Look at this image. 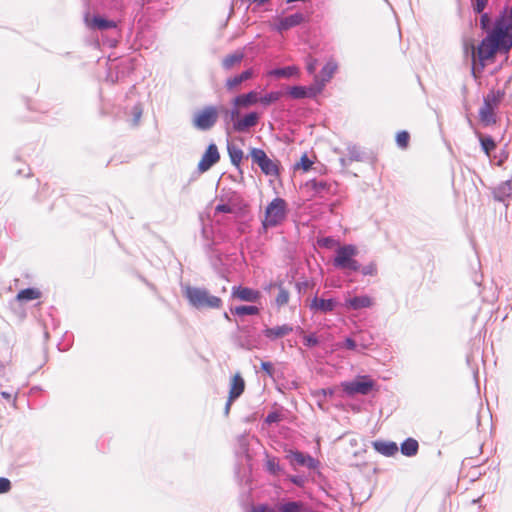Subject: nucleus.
I'll list each match as a JSON object with an SVG mask.
<instances>
[{"mask_svg": "<svg viewBox=\"0 0 512 512\" xmlns=\"http://www.w3.org/2000/svg\"><path fill=\"white\" fill-rule=\"evenodd\" d=\"M290 294L282 285H279V292L275 299V303L278 307H282L289 302Z\"/></svg>", "mask_w": 512, "mask_h": 512, "instance_id": "f704fd0d", "label": "nucleus"}, {"mask_svg": "<svg viewBox=\"0 0 512 512\" xmlns=\"http://www.w3.org/2000/svg\"><path fill=\"white\" fill-rule=\"evenodd\" d=\"M251 512H279V511H277L276 509H274L268 505L260 504L257 506H253L251 509Z\"/></svg>", "mask_w": 512, "mask_h": 512, "instance_id": "de8ad7c7", "label": "nucleus"}, {"mask_svg": "<svg viewBox=\"0 0 512 512\" xmlns=\"http://www.w3.org/2000/svg\"><path fill=\"white\" fill-rule=\"evenodd\" d=\"M341 387L348 396L367 395L373 389L374 381L369 376L363 375L351 381L342 382Z\"/></svg>", "mask_w": 512, "mask_h": 512, "instance_id": "39448f33", "label": "nucleus"}, {"mask_svg": "<svg viewBox=\"0 0 512 512\" xmlns=\"http://www.w3.org/2000/svg\"><path fill=\"white\" fill-rule=\"evenodd\" d=\"M233 208L229 204H218L215 208V213H231Z\"/></svg>", "mask_w": 512, "mask_h": 512, "instance_id": "8fccbe9b", "label": "nucleus"}, {"mask_svg": "<svg viewBox=\"0 0 512 512\" xmlns=\"http://www.w3.org/2000/svg\"><path fill=\"white\" fill-rule=\"evenodd\" d=\"M471 4L475 13H482L488 4V0H471Z\"/></svg>", "mask_w": 512, "mask_h": 512, "instance_id": "ea45409f", "label": "nucleus"}, {"mask_svg": "<svg viewBox=\"0 0 512 512\" xmlns=\"http://www.w3.org/2000/svg\"><path fill=\"white\" fill-rule=\"evenodd\" d=\"M219 159L220 155L218 152V148L214 143H212L208 146L207 150L203 154L198 164V169L201 172H205L209 170L215 163H217Z\"/></svg>", "mask_w": 512, "mask_h": 512, "instance_id": "1a4fd4ad", "label": "nucleus"}, {"mask_svg": "<svg viewBox=\"0 0 512 512\" xmlns=\"http://www.w3.org/2000/svg\"><path fill=\"white\" fill-rule=\"evenodd\" d=\"M337 68V63L333 60H329L321 69L320 74L314 77V85L316 88L320 89V92L323 90L326 83L333 77Z\"/></svg>", "mask_w": 512, "mask_h": 512, "instance_id": "6e6552de", "label": "nucleus"}, {"mask_svg": "<svg viewBox=\"0 0 512 512\" xmlns=\"http://www.w3.org/2000/svg\"><path fill=\"white\" fill-rule=\"evenodd\" d=\"M374 304V300L372 297L368 295H360L352 298H347L343 304V306L347 310H360L364 308H370Z\"/></svg>", "mask_w": 512, "mask_h": 512, "instance_id": "ddd939ff", "label": "nucleus"}, {"mask_svg": "<svg viewBox=\"0 0 512 512\" xmlns=\"http://www.w3.org/2000/svg\"><path fill=\"white\" fill-rule=\"evenodd\" d=\"M250 157L252 163L258 165L264 174L271 176L278 174L277 165L267 156L264 150L260 148H251Z\"/></svg>", "mask_w": 512, "mask_h": 512, "instance_id": "0eeeda50", "label": "nucleus"}, {"mask_svg": "<svg viewBox=\"0 0 512 512\" xmlns=\"http://www.w3.org/2000/svg\"><path fill=\"white\" fill-rule=\"evenodd\" d=\"M257 102H259V98L256 91H250L249 93L239 95L234 99V104L236 106L247 107Z\"/></svg>", "mask_w": 512, "mask_h": 512, "instance_id": "393cba45", "label": "nucleus"}, {"mask_svg": "<svg viewBox=\"0 0 512 512\" xmlns=\"http://www.w3.org/2000/svg\"><path fill=\"white\" fill-rule=\"evenodd\" d=\"M41 297V292L36 288H26L18 292L16 299L20 302L36 300Z\"/></svg>", "mask_w": 512, "mask_h": 512, "instance_id": "cd10ccee", "label": "nucleus"}, {"mask_svg": "<svg viewBox=\"0 0 512 512\" xmlns=\"http://www.w3.org/2000/svg\"><path fill=\"white\" fill-rule=\"evenodd\" d=\"M304 503L301 501H288L280 503L278 506L279 512H303Z\"/></svg>", "mask_w": 512, "mask_h": 512, "instance_id": "c756f323", "label": "nucleus"}, {"mask_svg": "<svg viewBox=\"0 0 512 512\" xmlns=\"http://www.w3.org/2000/svg\"><path fill=\"white\" fill-rule=\"evenodd\" d=\"M237 119H239V110L237 108L225 110L226 121H232L234 123Z\"/></svg>", "mask_w": 512, "mask_h": 512, "instance_id": "c03bdc74", "label": "nucleus"}, {"mask_svg": "<svg viewBox=\"0 0 512 512\" xmlns=\"http://www.w3.org/2000/svg\"><path fill=\"white\" fill-rule=\"evenodd\" d=\"M476 134H477V136L479 138V141H480V144H481V147H482L483 151L485 152V154L487 156H489L491 151H493L495 149V147H496L495 141L490 136H483L479 132H477Z\"/></svg>", "mask_w": 512, "mask_h": 512, "instance_id": "2f4dec72", "label": "nucleus"}, {"mask_svg": "<svg viewBox=\"0 0 512 512\" xmlns=\"http://www.w3.org/2000/svg\"><path fill=\"white\" fill-rule=\"evenodd\" d=\"M504 98V91L492 90L490 91L483 100V103L496 110Z\"/></svg>", "mask_w": 512, "mask_h": 512, "instance_id": "b1692460", "label": "nucleus"}, {"mask_svg": "<svg viewBox=\"0 0 512 512\" xmlns=\"http://www.w3.org/2000/svg\"><path fill=\"white\" fill-rule=\"evenodd\" d=\"M512 48V34H510L501 23L495 22L494 27L487 33V36L481 41L477 50L472 47V57H478L482 67L485 62L492 59L500 51L507 53Z\"/></svg>", "mask_w": 512, "mask_h": 512, "instance_id": "f257e3e1", "label": "nucleus"}, {"mask_svg": "<svg viewBox=\"0 0 512 512\" xmlns=\"http://www.w3.org/2000/svg\"><path fill=\"white\" fill-rule=\"evenodd\" d=\"M233 295L242 301L254 302L259 299L260 293L257 290L248 287H234Z\"/></svg>", "mask_w": 512, "mask_h": 512, "instance_id": "f3484780", "label": "nucleus"}, {"mask_svg": "<svg viewBox=\"0 0 512 512\" xmlns=\"http://www.w3.org/2000/svg\"><path fill=\"white\" fill-rule=\"evenodd\" d=\"M289 480H290L293 484H295V485H297V486H299V487H302V486L304 485V483H305L304 478H303V477H301V476H290V477H289Z\"/></svg>", "mask_w": 512, "mask_h": 512, "instance_id": "5fc2aeb1", "label": "nucleus"}, {"mask_svg": "<svg viewBox=\"0 0 512 512\" xmlns=\"http://www.w3.org/2000/svg\"><path fill=\"white\" fill-rule=\"evenodd\" d=\"M480 27L482 30L487 31V33L491 30L490 24H491V17L488 13H485L484 11L480 13Z\"/></svg>", "mask_w": 512, "mask_h": 512, "instance_id": "4c0bfd02", "label": "nucleus"}, {"mask_svg": "<svg viewBox=\"0 0 512 512\" xmlns=\"http://www.w3.org/2000/svg\"><path fill=\"white\" fill-rule=\"evenodd\" d=\"M374 449L384 456H393L398 452V446L392 441H375L373 443Z\"/></svg>", "mask_w": 512, "mask_h": 512, "instance_id": "412c9836", "label": "nucleus"}, {"mask_svg": "<svg viewBox=\"0 0 512 512\" xmlns=\"http://www.w3.org/2000/svg\"><path fill=\"white\" fill-rule=\"evenodd\" d=\"M227 151H228L231 163L235 167H239L243 160V157H244V153H243L242 149L234 144L228 143Z\"/></svg>", "mask_w": 512, "mask_h": 512, "instance_id": "bb28decb", "label": "nucleus"}, {"mask_svg": "<svg viewBox=\"0 0 512 512\" xmlns=\"http://www.w3.org/2000/svg\"><path fill=\"white\" fill-rule=\"evenodd\" d=\"M218 119V109L214 106H207L196 112L193 117L195 128L205 131L211 129Z\"/></svg>", "mask_w": 512, "mask_h": 512, "instance_id": "423d86ee", "label": "nucleus"}, {"mask_svg": "<svg viewBox=\"0 0 512 512\" xmlns=\"http://www.w3.org/2000/svg\"><path fill=\"white\" fill-rule=\"evenodd\" d=\"M279 420H280V415L277 412H271L265 418V422L268 424L276 423Z\"/></svg>", "mask_w": 512, "mask_h": 512, "instance_id": "3c124183", "label": "nucleus"}, {"mask_svg": "<svg viewBox=\"0 0 512 512\" xmlns=\"http://www.w3.org/2000/svg\"><path fill=\"white\" fill-rule=\"evenodd\" d=\"M11 489V482L9 479L0 477V494L9 492Z\"/></svg>", "mask_w": 512, "mask_h": 512, "instance_id": "a18cd8bd", "label": "nucleus"}, {"mask_svg": "<svg viewBox=\"0 0 512 512\" xmlns=\"http://www.w3.org/2000/svg\"><path fill=\"white\" fill-rule=\"evenodd\" d=\"M312 164V161L307 157V155H303L298 166H301L304 171H307L311 168Z\"/></svg>", "mask_w": 512, "mask_h": 512, "instance_id": "09e8293b", "label": "nucleus"}, {"mask_svg": "<svg viewBox=\"0 0 512 512\" xmlns=\"http://www.w3.org/2000/svg\"><path fill=\"white\" fill-rule=\"evenodd\" d=\"M283 96V92L281 91H271L264 96L259 98V102L264 105L268 106L272 103L277 102L281 97Z\"/></svg>", "mask_w": 512, "mask_h": 512, "instance_id": "473e14b6", "label": "nucleus"}, {"mask_svg": "<svg viewBox=\"0 0 512 512\" xmlns=\"http://www.w3.org/2000/svg\"><path fill=\"white\" fill-rule=\"evenodd\" d=\"M317 59L309 56L306 58V69L309 74H314L317 69Z\"/></svg>", "mask_w": 512, "mask_h": 512, "instance_id": "37998d69", "label": "nucleus"}, {"mask_svg": "<svg viewBox=\"0 0 512 512\" xmlns=\"http://www.w3.org/2000/svg\"><path fill=\"white\" fill-rule=\"evenodd\" d=\"M245 441H246V437L245 436H241L240 437L241 444L245 445Z\"/></svg>", "mask_w": 512, "mask_h": 512, "instance_id": "680f3d73", "label": "nucleus"}, {"mask_svg": "<svg viewBox=\"0 0 512 512\" xmlns=\"http://www.w3.org/2000/svg\"><path fill=\"white\" fill-rule=\"evenodd\" d=\"M245 389L244 379L239 373L235 374L230 382L229 397L231 400H236Z\"/></svg>", "mask_w": 512, "mask_h": 512, "instance_id": "6ab92c4d", "label": "nucleus"}, {"mask_svg": "<svg viewBox=\"0 0 512 512\" xmlns=\"http://www.w3.org/2000/svg\"><path fill=\"white\" fill-rule=\"evenodd\" d=\"M360 270L364 276H374L377 273V266L375 263H369L364 267L360 268Z\"/></svg>", "mask_w": 512, "mask_h": 512, "instance_id": "79ce46f5", "label": "nucleus"}, {"mask_svg": "<svg viewBox=\"0 0 512 512\" xmlns=\"http://www.w3.org/2000/svg\"><path fill=\"white\" fill-rule=\"evenodd\" d=\"M337 302L334 299H322L314 297L310 304V309L323 313L331 312L335 309Z\"/></svg>", "mask_w": 512, "mask_h": 512, "instance_id": "dca6fc26", "label": "nucleus"}, {"mask_svg": "<svg viewBox=\"0 0 512 512\" xmlns=\"http://www.w3.org/2000/svg\"><path fill=\"white\" fill-rule=\"evenodd\" d=\"M266 468L271 474H276L280 471V466L276 458H268Z\"/></svg>", "mask_w": 512, "mask_h": 512, "instance_id": "58836bf2", "label": "nucleus"}, {"mask_svg": "<svg viewBox=\"0 0 512 512\" xmlns=\"http://www.w3.org/2000/svg\"><path fill=\"white\" fill-rule=\"evenodd\" d=\"M293 331L292 326L284 324L273 328H266L263 330V334L270 340H276L282 338Z\"/></svg>", "mask_w": 512, "mask_h": 512, "instance_id": "a211bd4d", "label": "nucleus"}, {"mask_svg": "<svg viewBox=\"0 0 512 512\" xmlns=\"http://www.w3.org/2000/svg\"><path fill=\"white\" fill-rule=\"evenodd\" d=\"M312 185L317 192L322 191L327 187L326 182L323 181H314Z\"/></svg>", "mask_w": 512, "mask_h": 512, "instance_id": "4d7b16f0", "label": "nucleus"}, {"mask_svg": "<svg viewBox=\"0 0 512 512\" xmlns=\"http://www.w3.org/2000/svg\"><path fill=\"white\" fill-rule=\"evenodd\" d=\"M340 161H341V164H342L343 166H345V165H346V159H345V158H341V159H340Z\"/></svg>", "mask_w": 512, "mask_h": 512, "instance_id": "e2e57ef3", "label": "nucleus"}, {"mask_svg": "<svg viewBox=\"0 0 512 512\" xmlns=\"http://www.w3.org/2000/svg\"><path fill=\"white\" fill-rule=\"evenodd\" d=\"M233 401L234 400H231L230 397H228V400H227L226 405H225V414L226 415L229 413L230 407H231Z\"/></svg>", "mask_w": 512, "mask_h": 512, "instance_id": "13d9d810", "label": "nucleus"}, {"mask_svg": "<svg viewBox=\"0 0 512 512\" xmlns=\"http://www.w3.org/2000/svg\"><path fill=\"white\" fill-rule=\"evenodd\" d=\"M259 120V115L256 112H250L246 114L244 117L237 119L233 124V129L236 132H246L251 127L257 125Z\"/></svg>", "mask_w": 512, "mask_h": 512, "instance_id": "2eb2a0df", "label": "nucleus"}, {"mask_svg": "<svg viewBox=\"0 0 512 512\" xmlns=\"http://www.w3.org/2000/svg\"><path fill=\"white\" fill-rule=\"evenodd\" d=\"M494 197L498 201H504L512 196V179L502 182L493 191Z\"/></svg>", "mask_w": 512, "mask_h": 512, "instance_id": "5701e85b", "label": "nucleus"}, {"mask_svg": "<svg viewBox=\"0 0 512 512\" xmlns=\"http://www.w3.org/2000/svg\"><path fill=\"white\" fill-rule=\"evenodd\" d=\"M358 248L353 244L338 245L333 258V266L337 269L356 272L361 268L360 263L356 260Z\"/></svg>", "mask_w": 512, "mask_h": 512, "instance_id": "f03ea898", "label": "nucleus"}, {"mask_svg": "<svg viewBox=\"0 0 512 512\" xmlns=\"http://www.w3.org/2000/svg\"><path fill=\"white\" fill-rule=\"evenodd\" d=\"M396 142L400 148H406L408 146V142H409L408 132H406V131L398 132L397 136H396Z\"/></svg>", "mask_w": 512, "mask_h": 512, "instance_id": "e433bc0d", "label": "nucleus"}, {"mask_svg": "<svg viewBox=\"0 0 512 512\" xmlns=\"http://www.w3.org/2000/svg\"><path fill=\"white\" fill-rule=\"evenodd\" d=\"M418 442L413 438H407L402 444H401V452L403 455L407 457H412L417 454L418 452Z\"/></svg>", "mask_w": 512, "mask_h": 512, "instance_id": "c85d7f7f", "label": "nucleus"}, {"mask_svg": "<svg viewBox=\"0 0 512 512\" xmlns=\"http://www.w3.org/2000/svg\"><path fill=\"white\" fill-rule=\"evenodd\" d=\"M268 75L275 76L277 78H290V77H298L300 75V70L297 66H287L283 68H276L268 72Z\"/></svg>", "mask_w": 512, "mask_h": 512, "instance_id": "4be33fe9", "label": "nucleus"}, {"mask_svg": "<svg viewBox=\"0 0 512 512\" xmlns=\"http://www.w3.org/2000/svg\"><path fill=\"white\" fill-rule=\"evenodd\" d=\"M319 343L318 338L314 334L304 336V345L314 347Z\"/></svg>", "mask_w": 512, "mask_h": 512, "instance_id": "49530a36", "label": "nucleus"}, {"mask_svg": "<svg viewBox=\"0 0 512 512\" xmlns=\"http://www.w3.org/2000/svg\"><path fill=\"white\" fill-rule=\"evenodd\" d=\"M142 113H143V109L141 107L140 104H136L133 106L132 110H131V114H132V124L133 125H137L142 117Z\"/></svg>", "mask_w": 512, "mask_h": 512, "instance_id": "c9c22d12", "label": "nucleus"}, {"mask_svg": "<svg viewBox=\"0 0 512 512\" xmlns=\"http://www.w3.org/2000/svg\"><path fill=\"white\" fill-rule=\"evenodd\" d=\"M320 243L322 246L327 248H332L334 245H339L338 242L331 237L324 238Z\"/></svg>", "mask_w": 512, "mask_h": 512, "instance_id": "603ef678", "label": "nucleus"}, {"mask_svg": "<svg viewBox=\"0 0 512 512\" xmlns=\"http://www.w3.org/2000/svg\"><path fill=\"white\" fill-rule=\"evenodd\" d=\"M303 20V14L298 12L283 18H279L273 27L276 31L282 33L283 31L300 25Z\"/></svg>", "mask_w": 512, "mask_h": 512, "instance_id": "9b49d317", "label": "nucleus"}, {"mask_svg": "<svg viewBox=\"0 0 512 512\" xmlns=\"http://www.w3.org/2000/svg\"><path fill=\"white\" fill-rule=\"evenodd\" d=\"M261 368L263 371H265L270 377L273 376V365L270 362H262Z\"/></svg>", "mask_w": 512, "mask_h": 512, "instance_id": "864d4df0", "label": "nucleus"}, {"mask_svg": "<svg viewBox=\"0 0 512 512\" xmlns=\"http://www.w3.org/2000/svg\"><path fill=\"white\" fill-rule=\"evenodd\" d=\"M86 25L90 29H98L101 31L113 29L117 27V23L113 20L105 19L101 16L95 15L92 18L87 14L84 18Z\"/></svg>", "mask_w": 512, "mask_h": 512, "instance_id": "4468645a", "label": "nucleus"}, {"mask_svg": "<svg viewBox=\"0 0 512 512\" xmlns=\"http://www.w3.org/2000/svg\"><path fill=\"white\" fill-rule=\"evenodd\" d=\"M348 154H349V159L351 161H360L362 159V154H361L359 148L356 146L348 147Z\"/></svg>", "mask_w": 512, "mask_h": 512, "instance_id": "a19ab883", "label": "nucleus"}, {"mask_svg": "<svg viewBox=\"0 0 512 512\" xmlns=\"http://www.w3.org/2000/svg\"><path fill=\"white\" fill-rule=\"evenodd\" d=\"M232 313L238 316L244 315H256L259 313V309L256 306H237L232 310Z\"/></svg>", "mask_w": 512, "mask_h": 512, "instance_id": "72a5a7b5", "label": "nucleus"}, {"mask_svg": "<svg viewBox=\"0 0 512 512\" xmlns=\"http://www.w3.org/2000/svg\"><path fill=\"white\" fill-rule=\"evenodd\" d=\"M253 75H254L253 70L247 69V70L243 71L241 74L227 79L226 86L230 90L234 89L236 86L240 85L242 82L252 78Z\"/></svg>", "mask_w": 512, "mask_h": 512, "instance_id": "a878e982", "label": "nucleus"}, {"mask_svg": "<svg viewBox=\"0 0 512 512\" xmlns=\"http://www.w3.org/2000/svg\"><path fill=\"white\" fill-rule=\"evenodd\" d=\"M184 295L189 303L197 309H218L222 306V300L217 296L211 295L204 288L187 286L184 289Z\"/></svg>", "mask_w": 512, "mask_h": 512, "instance_id": "7ed1b4c3", "label": "nucleus"}, {"mask_svg": "<svg viewBox=\"0 0 512 512\" xmlns=\"http://www.w3.org/2000/svg\"><path fill=\"white\" fill-rule=\"evenodd\" d=\"M288 213L287 203L284 199L276 197L266 207L262 226L264 229L282 224Z\"/></svg>", "mask_w": 512, "mask_h": 512, "instance_id": "20e7f679", "label": "nucleus"}, {"mask_svg": "<svg viewBox=\"0 0 512 512\" xmlns=\"http://www.w3.org/2000/svg\"><path fill=\"white\" fill-rule=\"evenodd\" d=\"M292 99L314 98L320 93V89L313 84L309 87L293 86L287 91Z\"/></svg>", "mask_w": 512, "mask_h": 512, "instance_id": "f8f14e48", "label": "nucleus"}, {"mask_svg": "<svg viewBox=\"0 0 512 512\" xmlns=\"http://www.w3.org/2000/svg\"><path fill=\"white\" fill-rule=\"evenodd\" d=\"M1 395H2V397H4L5 399H8V400H9V399H11V394H10V393H8V392L3 391V392L1 393Z\"/></svg>", "mask_w": 512, "mask_h": 512, "instance_id": "052dcab7", "label": "nucleus"}, {"mask_svg": "<svg viewBox=\"0 0 512 512\" xmlns=\"http://www.w3.org/2000/svg\"><path fill=\"white\" fill-rule=\"evenodd\" d=\"M495 111L496 110L483 103L479 110V119L484 126L487 127L496 124L497 117Z\"/></svg>", "mask_w": 512, "mask_h": 512, "instance_id": "aec40b11", "label": "nucleus"}, {"mask_svg": "<svg viewBox=\"0 0 512 512\" xmlns=\"http://www.w3.org/2000/svg\"><path fill=\"white\" fill-rule=\"evenodd\" d=\"M286 457L293 466H306L309 469H315L318 465V462L313 457L299 451L289 450Z\"/></svg>", "mask_w": 512, "mask_h": 512, "instance_id": "9d476101", "label": "nucleus"}, {"mask_svg": "<svg viewBox=\"0 0 512 512\" xmlns=\"http://www.w3.org/2000/svg\"><path fill=\"white\" fill-rule=\"evenodd\" d=\"M243 58V52H235L233 54L226 56L222 61L223 68L226 70H230L234 66L240 64Z\"/></svg>", "mask_w": 512, "mask_h": 512, "instance_id": "7c9ffc66", "label": "nucleus"}, {"mask_svg": "<svg viewBox=\"0 0 512 512\" xmlns=\"http://www.w3.org/2000/svg\"><path fill=\"white\" fill-rule=\"evenodd\" d=\"M321 393H322L323 395H325V396H326V395L332 396V395H333V390H332V389H322V390H321Z\"/></svg>", "mask_w": 512, "mask_h": 512, "instance_id": "bf43d9fd", "label": "nucleus"}, {"mask_svg": "<svg viewBox=\"0 0 512 512\" xmlns=\"http://www.w3.org/2000/svg\"><path fill=\"white\" fill-rule=\"evenodd\" d=\"M343 345L349 350H355L357 347L356 342L352 338H346Z\"/></svg>", "mask_w": 512, "mask_h": 512, "instance_id": "6e6d98bb", "label": "nucleus"}]
</instances>
